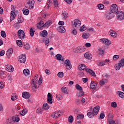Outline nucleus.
I'll list each match as a JSON object with an SVG mask.
<instances>
[{
  "instance_id": "nucleus-1",
  "label": "nucleus",
  "mask_w": 124,
  "mask_h": 124,
  "mask_svg": "<svg viewBox=\"0 0 124 124\" xmlns=\"http://www.w3.org/2000/svg\"><path fill=\"white\" fill-rule=\"evenodd\" d=\"M34 6V0H28L27 2L25 4V7L28 9H33Z\"/></svg>"
},
{
  "instance_id": "nucleus-2",
  "label": "nucleus",
  "mask_w": 124,
  "mask_h": 124,
  "mask_svg": "<svg viewBox=\"0 0 124 124\" xmlns=\"http://www.w3.org/2000/svg\"><path fill=\"white\" fill-rule=\"evenodd\" d=\"M108 124H120V122L118 121H114L113 120V115L112 113H109L108 114Z\"/></svg>"
},
{
  "instance_id": "nucleus-3",
  "label": "nucleus",
  "mask_w": 124,
  "mask_h": 124,
  "mask_svg": "<svg viewBox=\"0 0 124 124\" xmlns=\"http://www.w3.org/2000/svg\"><path fill=\"white\" fill-rule=\"evenodd\" d=\"M86 50V48L85 46H78V47L74 48L73 49L74 53H76V54H78L79 53H82V52H84Z\"/></svg>"
},
{
  "instance_id": "nucleus-4",
  "label": "nucleus",
  "mask_w": 124,
  "mask_h": 124,
  "mask_svg": "<svg viewBox=\"0 0 124 124\" xmlns=\"http://www.w3.org/2000/svg\"><path fill=\"white\" fill-rule=\"evenodd\" d=\"M64 64L66 69H68V70H70V69L72 68V65H71V62H70V61L68 59H67L65 61Z\"/></svg>"
},
{
  "instance_id": "nucleus-5",
  "label": "nucleus",
  "mask_w": 124,
  "mask_h": 124,
  "mask_svg": "<svg viewBox=\"0 0 124 124\" xmlns=\"http://www.w3.org/2000/svg\"><path fill=\"white\" fill-rule=\"evenodd\" d=\"M116 18L117 20H124V13L123 11H118L116 13Z\"/></svg>"
},
{
  "instance_id": "nucleus-6",
  "label": "nucleus",
  "mask_w": 124,
  "mask_h": 124,
  "mask_svg": "<svg viewBox=\"0 0 124 124\" xmlns=\"http://www.w3.org/2000/svg\"><path fill=\"white\" fill-rule=\"evenodd\" d=\"M110 12L111 13H118V6L117 4H112L110 7Z\"/></svg>"
},
{
  "instance_id": "nucleus-7",
  "label": "nucleus",
  "mask_w": 124,
  "mask_h": 124,
  "mask_svg": "<svg viewBox=\"0 0 124 124\" xmlns=\"http://www.w3.org/2000/svg\"><path fill=\"white\" fill-rule=\"evenodd\" d=\"M17 35L19 39H24L25 38V32L23 30H20L17 31Z\"/></svg>"
},
{
  "instance_id": "nucleus-8",
  "label": "nucleus",
  "mask_w": 124,
  "mask_h": 124,
  "mask_svg": "<svg viewBox=\"0 0 124 124\" xmlns=\"http://www.w3.org/2000/svg\"><path fill=\"white\" fill-rule=\"evenodd\" d=\"M114 16H115L114 14L111 12H107L105 15V17L106 20H110L112 19V18L114 17Z\"/></svg>"
},
{
  "instance_id": "nucleus-9",
  "label": "nucleus",
  "mask_w": 124,
  "mask_h": 124,
  "mask_svg": "<svg viewBox=\"0 0 124 124\" xmlns=\"http://www.w3.org/2000/svg\"><path fill=\"white\" fill-rule=\"evenodd\" d=\"M26 60H27V58L25 55L22 54L19 56L18 62H19L20 63H25V62H26Z\"/></svg>"
},
{
  "instance_id": "nucleus-10",
  "label": "nucleus",
  "mask_w": 124,
  "mask_h": 124,
  "mask_svg": "<svg viewBox=\"0 0 124 124\" xmlns=\"http://www.w3.org/2000/svg\"><path fill=\"white\" fill-rule=\"evenodd\" d=\"M100 42L105 44V45H110L111 44V41L108 39L102 38L100 39Z\"/></svg>"
},
{
  "instance_id": "nucleus-11",
  "label": "nucleus",
  "mask_w": 124,
  "mask_h": 124,
  "mask_svg": "<svg viewBox=\"0 0 124 124\" xmlns=\"http://www.w3.org/2000/svg\"><path fill=\"white\" fill-rule=\"evenodd\" d=\"M97 86V82L94 81H92L90 84V89L92 90H96V87Z\"/></svg>"
},
{
  "instance_id": "nucleus-12",
  "label": "nucleus",
  "mask_w": 124,
  "mask_h": 124,
  "mask_svg": "<svg viewBox=\"0 0 124 124\" xmlns=\"http://www.w3.org/2000/svg\"><path fill=\"white\" fill-rule=\"evenodd\" d=\"M74 25L77 29L79 28V27L81 26V21L78 19H75Z\"/></svg>"
},
{
  "instance_id": "nucleus-13",
  "label": "nucleus",
  "mask_w": 124,
  "mask_h": 124,
  "mask_svg": "<svg viewBox=\"0 0 124 124\" xmlns=\"http://www.w3.org/2000/svg\"><path fill=\"white\" fill-rule=\"evenodd\" d=\"M61 111H56L55 112H54L51 115V117L52 118H53L54 119H57L58 118H59V117H60V116H61Z\"/></svg>"
},
{
  "instance_id": "nucleus-14",
  "label": "nucleus",
  "mask_w": 124,
  "mask_h": 124,
  "mask_svg": "<svg viewBox=\"0 0 124 124\" xmlns=\"http://www.w3.org/2000/svg\"><path fill=\"white\" fill-rule=\"evenodd\" d=\"M100 109V108L99 107H95L93 109V114L94 116H96L97 114H98V112H99V110Z\"/></svg>"
},
{
  "instance_id": "nucleus-15",
  "label": "nucleus",
  "mask_w": 124,
  "mask_h": 124,
  "mask_svg": "<svg viewBox=\"0 0 124 124\" xmlns=\"http://www.w3.org/2000/svg\"><path fill=\"white\" fill-rule=\"evenodd\" d=\"M56 59H57V60H58V61H62L63 62L62 63L64 62V59H63L62 55L60 54H57L56 55Z\"/></svg>"
},
{
  "instance_id": "nucleus-16",
  "label": "nucleus",
  "mask_w": 124,
  "mask_h": 124,
  "mask_svg": "<svg viewBox=\"0 0 124 124\" xmlns=\"http://www.w3.org/2000/svg\"><path fill=\"white\" fill-rule=\"evenodd\" d=\"M44 22L43 21H40L38 24H37V28L38 29V30H42L43 28H44Z\"/></svg>"
},
{
  "instance_id": "nucleus-17",
  "label": "nucleus",
  "mask_w": 124,
  "mask_h": 124,
  "mask_svg": "<svg viewBox=\"0 0 124 124\" xmlns=\"http://www.w3.org/2000/svg\"><path fill=\"white\" fill-rule=\"evenodd\" d=\"M12 54H13V48H10L7 51V56L8 58H10L11 56H12Z\"/></svg>"
},
{
  "instance_id": "nucleus-18",
  "label": "nucleus",
  "mask_w": 124,
  "mask_h": 124,
  "mask_svg": "<svg viewBox=\"0 0 124 124\" xmlns=\"http://www.w3.org/2000/svg\"><path fill=\"white\" fill-rule=\"evenodd\" d=\"M22 95L23 98L28 99L30 98V97H31V94H30V93L28 92L22 93Z\"/></svg>"
},
{
  "instance_id": "nucleus-19",
  "label": "nucleus",
  "mask_w": 124,
  "mask_h": 124,
  "mask_svg": "<svg viewBox=\"0 0 124 124\" xmlns=\"http://www.w3.org/2000/svg\"><path fill=\"white\" fill-rule=\"evenodd\" d=\"M57 31L59 32H61V33H63V32H65V28L62 26H61L58 28Z\"/></svg>"
},
{
  "instance_id": "nucleus-20",
  "label": "nucleus",
  "mask_w": 124,
  "mask_h": 124,
  "mask_svg": "<svg viewBox=\"0 0 124 124\" xmlns=\"http://www.w3.org/2000/svg\"><path fill=\"white\" fill-rule=\"evenodd\" d=\"M61 90L62 93H65L66 94H68L69 93V91L67 87H62Z\"/></svg>"
},
{
  "instance_id": "nucleus-21",
  "label": "nucleus",
  "mask_w": 124,
  "mask_h": 124,
  "mask_svg": "<svg viewBox=\"0 0 124 124\" xmlns=\"http://www.w3.org/2000/svg\"><path fill=\"white\" fill-rule=\"evenodd\" d=\"M12 120L13 121V123H18L20 121V118H19V116L17 115V116H16V117L14 116H13L12 117Z\"/></svg>"
},
{
  "instance_id": "nucleus-22",
  "label": "nucleus",
  "mask_w": 124,
  "mask_h": 124,
  "mask_svg": "<svg viewBox=\"0 0 124 124\" xmlns=\"http://www.w3.org/2000/svg\"><path fill=\"white\" fill-rule=\"evenodd\" d=\"M7 71L9 72H13L14 71V68H13V66L11 65H8L6 67Z\"/></svg>"
},
{
  "instance_id": "nucleus-23",
  "label": "nucleus",
  "mask_w": 124,
  "mask_h": 124,
  "mask_svg": "<svg viewBox=\"0 0 124 124\" xmlns=\"http://www.w3.org/2000/svg\"><path fill=\"white\" fill-rule=\"evenodd\" d=\"M84 57L86 59H87V60H91L93 58V56L90 53L86 52L84 54Z\"/></svg>"
},
{
  "instance_id": "nucleus-24",
  "label": "nucleus",
  "mask_w": 124,
  "mask_h": 124,
  "mask_svg": "<svg viewBox=\"0 0 124 124\" xmlns=\"http://www.w3.org/2000/svg\"><path fill=\"white\" fill-rule=\"evenodd\" d=\"M86 72H88V73H90V75H91L92 76H93V77H95V73L91 69H86Z\"/></svg>"
},
{
  "instance_id": "nucleus-25",
  "label": "nucleus",
  "mask_w": 124,
  "mask_h": 124,
  "mask_svg": "<svg viewBox=\"0 0 124 124\" xmlns=\"http://www.w3.org/2000/svg\"><path fill=\"white\" fill-rule=\"evenodd\" d=\"M109 33L110 35L112 37H114V38L115 37H117V35H118V34H117V32L116 31H113V30H110L109 31Z\"/></svg>"
},
{
  "instance_id": "nucleus-26",
  "label": "nucleus",
  "mask_w": 124,
  "mask_h": 124,
  "mask_svg": "<svg viewBox=\"0 0 124 124\" xmlns=\"http://www.w3.org/2000/svg\"><path fill=\"white\" fill-rule=\"evenodd\" d=\"M31 85L35 88V89H38L39 87L38 84H37V81H34V79H32Z\"/></svg>"
},
{
  "instance_id": "nucleus-27",
  "label": "nucleus",
  "mask_w": 124,
  "mask_h": 124,
  "mask_svg": "<svg viewBox=\"0 0 124 124\" xmlns=\"http://www.w3.org/2000/svg\"><path fill=\"white\" fill-rule=\"evenodd\" d=\"M40 34L41 35V36H42V37H45L46 36H47L48 32L46 30H44L40 32Z\"/></svg>"
},
{
  "instance_id": "nucleus-28",
  "label": "nucleus",
  "mask_w": 124,
  "mask_h": 124,
  "mask_svg": "<svg viewBox=\"0 0 124 124\" xmlns=\"http://www.w3.org/2000/svg\"><path fill=\"white\" fill-rule=\"evenodd\" d=\"M52 24V21L51 20L48 21L46 22L45 24H44V28H49L50 26Z\"/></svg>"
},
{
  "instance_id": "nucleus-29",
  "label": "nucleus",
  "mask_w": 124,
  "mask_h": 124,
  "mask_svg": "<svg viewBox=\"0 0 124 124\" xmlns=\"http://www.w3.org/2000/svg\"><path fill=\"white\" fill-rule=\"evenodd\" d=\"M11 99L12 100L14 101V100H17L18 99V96H17V94L14 93L12 94Z\"/></svg>"
},
{
  "instance_id": "nucleus-30",
  "label": "nucleus",
  "mask_w": 124,
  "mask_h": 124,
  "mask_svg": "<svg viewBox=\"0 0 124 124\" xmlns=\"http://www.w3.org/2000/svg\"><path fill=\"white\" fill-rule=\"evenodd\" d=\"M23 74L25 76H30L31 73H30V70L28 69H25L23 70Z\"/></svg>"
},
{
  "instance_id": "nucleus-31",
  "label": "nucleus",
  "mask_w": 124,
  "mask_h": 124,
  "mask_svg": "<svg viewBox=\"0 0 124 124\" xmlns=\"http://www.w3.org/2000/svg\"><path fill=\"white\" fill-rule=\"evenodd\" d=\"M62 15L63 16V19H66L68 17V14L66 11H63L62 12Z\"/></svg>"
},
{
  "instance_id": "nucleus-32",
  "label": "nucleus",
  "mask_w": 124,
  "mask_h": 124,
  "mask_svg": "<svg viewBox=\"0 0 124 124\" xmlns=\"http://www.w3.org/2000/svg\"><path fill=\"white\" fill-rule=\"evenodd\" d=\"M27 113H28V109L26 108H24L23 110L19 112V114L21 115V116H25Z\"/></svg>"
},
{
  "instance_id": "nucleus-33",
  "label": "nucleus",
  "mask_w": 124,
  "mask_h": 124,
  "mask_svg": "<svg viewBox=\"0 0 124 124\" xmlns=\"http://www.w3.org/2000/svg\"><path fill=\"white\" fill-rule=\"evenodd\" d=\"M82 37L84 39H87L90 37V33L84 32L82 34Z\"/></svg>"
},
{
  "instance_id": "nucleus-34",
  "label": "nucleus",
  "mask_w": 124,
  "mask_h": 124,
  "mask_svg": "<svg viewBox=\"0 0 124 124\" xmlns=\"http://www.w3.org/2000/svg\"><path fill=\"white\" fill-rule=\"evenodd\" d=\"M43 109H44L45 110H48V109L50 108V106H49V105H48V104H47V103H45V104H44L43 105Z\"/></svg>"
},
{
  "instance_id": "nucleus-35",
  "label": "nucleus",
  "mask_w": 124,
  "mask_h": 124,
  "mask_svg": "<svg viewBox=\"0 0 124 124\" xmlns=\"http://www.w3.org/2000/svg\"><path fill=\"white\" fill-rule=\"evenodd\" d=\"M22 11L24 15H29V14H30V11L29 10V9L23 8Z\"/></svg>"
},
{
  "instance_id": "nucleus-36",
  "label": "nucleus",
  "mask_w": 124,
  "mask_h": 124,
  "mask_svg": "<svg viewBox=\"0 0 124 124\" xmlns=\"http://www.w3.org/2000/svg\"><path fill=\"white\" fill-rule=\"evenodd\" d=\"M30 34L31 37L34 35V31L33 30V28H30Z\"/></svg>"
},
{
  "instance_id": "nucleus-37",
  "label": "nucleus",
  "mask_w": 124,
  "mask_h": 124,
  "mask_svg": "<svg viewBox=\"0 0 124 124\" xmlns=\"http://www.w3.org/2000/svg\"><path fill=\"white\" fill-rule=\"evenodd\" d=\"M121 67H124V58L122 59L118 62Z\"/></svg>"
},
{
  "instance_id": "nucleus-38",
  "label": "nucleus",
  "mask_w": 124,
  "mask_h": 124,
  "mask_svg": "<svg viewBox=\"0 0 124 124\" xmlns=\"http://www.w3.org/2000/svg\"><path fill=\"white\" fill-rule=\"evenodd\" d=\"M17 20L19 24L23 23L24 22V18H23V16H19Z\"/></svg>"
},
{
  "instance_id": "nucleus-39",
  "label": "nucleus",
  "mask_w": 124,
  "mask_h": 124,
  "mask_svg": "<svg viewBox=\"0 0 124 124\" xmlns=\"http://www.w3.org/2000/svg\"><path fill=\"white\" fill-rule=\"evenodd\" d=\"M56 98L57 100H62L63 99V97H62V95L61 94H56Z\"/></svg>"
},
{
  "instance_id": "nucleus-40",
  "label": "nucleus",
  "mask_w": 124,
  "mask_h": 124,
  "mask_svg": "<svg viewBox=\"0 0 124 124\" xmlns=\"http://www.w3.org/2000/svg\"><path fill=\"white\" fill-rule=\"evenodd\" d=\"M117 94L121 98H124V93L123 92L118 91Z\"/></svg>"
},
{
  "instance_id": "nucleus-41",
  "label": "nucleus",
  "mask_w": 124,
  "mask_h": 124,
  "mask_svg": "<svg viewBox=\"0 0 124 124\" xmlns=\"http://www.w3.org/2000/svg\"><path fill=\"white\" fill-rule=\"evenodd\" d=\"M16 44L19 46V47H23V43L22 42V41L20 40H16Z\"/></svg>"
},
{
  "instance_id": "nucleus-42",
  "label": "nucleus",
  "mask_w": 124,
  "mask_h": 124,
  "mask_svg": "<svg viewBox=\"0 0 124 124\" xmlns=\"http://www.w3.org/2000/svg\"><path fill=\"white\" fill-rule=\"evenodd\" d=\"M78 67L79 70H84V69H86V65L84 64H81Z\"/></svg>"
},
{
  "instance_id": "nucleus-43",
  "label": "nucleus",
  "mask_w": 124,
  "mask_h": 124,
  "mask_svg": "<svg viewBox=\"0 0 124 124\" xmlns=\"http://www.w3.org/2000/svg\"><path fill=\"white\" fill-rule=\"evenodd\" d=\"M121 67H122L118 63L117 64H116L114 66V68L116 70H120V69H121Z\"/></svg>"
},
{
  "instance_id": "nucleus-44",
  "label": "nucleus",
  "mask_w": 124,
  "mask_h": 124,
  "mask_svg": "<svg viewBox=\"0 0 124 124\" xmlns=\"http://www.w3.org/2000/svg\"><path fill=\"white\" fill-rule=\"evenodd\" d=\"M57 76L60 77V78H62L63 76H64V73H63L62 72H60L58 73Z\"/></svg>"
},
{
  "instance_id": "nucleus-45",
  "label": "nucleus",
  "mask_w": 124,
  "mask_h": 124,
  "mask_svg": "<svg viewBox=\"0 0 124 124\" xmlns=\"http://www.w3.org/2000/svg\"><path fill=\"white\" fill-rule=\"evenodd\" d=\"M24 48L25 49V50H30V45L29 43H26L24 44Z\"/></svg>"
},
{
  "instance_id": "nucleus-46",
  "label": "nucleus",
  "mask_w": 124,
  "mask_h": 124,
  "mask_svg": "<svg viewBox=\"0 0 124 124\" xmlns=\"http://www.w3.org/2000/svg\"><path fill=\"white\" fill-rule=\"evenodd\" d=\"M97 7L100 10H102L104 8V5L102 4H99L97 5Z\"/></svg>"
},
{
  "instance_id": "nucleus-47",
  "label": "nucleus",
  "mask_w": 124,
  "mask_h": 124,
  "mask_svg": "<svg viewBox=\"0 0 124 124\" xmlns=\"http://www.w3.org/2000/svg\"><path fill=\"white\" fill-rule=\"evenodd\" d=\"M43 112V108H39L36 110V113H37V114H39V113L40 114Z\"/></svg>"
},
{
  "instance_id": "nucleus-48",
  "label": "nucleus",
  "mask_w": 124,
  "mask_h": 124,
  "mask_svg": "<svg viewBox=\"0 0 124 124\" xmlns=\"http://www.w3.org/2000/svg\"><path fill=\"white\" fill-rule=\"evenodd\" d=\"M82 119H84V115L79 114L77 117V119L78 120H82Z\"/></svg>"
},
{
  "instance_id": "nucleus-49",
  "label": "nucleus",
  "mask_w": 124,
  "mask_h": 124,
  "mask_svg": "<svg viewBox=\"0 0 124 124\" xmlns=\"http://www.w3.org/2000/svg\"><path fill=\"white\" fill-rule=\"evenodd\" d=\"M74 120V119L73 118V116L70 115L68 118L69 123H73Z\"/></svg>"
},
{
  "instance_id": "nucleus-50",
  "label": "nucleus",
  "mask_w": 124,
  "mask_h": 124,
  "mask_svg": "<svg viewBox=\"0 0 124 124\" xmlns=\"http://www.w3.org/2000/svg\"><path fill=\"white\" fill-rule=\"evenodd\" d=\"M106 82V79H101L100 81L99 84L100 85V86H103V85H104Z\"/></svg>"
},
{
  "instance_id": "nucleus-51",
  "label": "nucleus",
  "mask_w": 124,
  "mask_h": 124,
  "mask_svg": "<svg viewBox=\"0 0 124 124\" xmlns=\"http://www.w3.org/2000/svg\"><path fill=\"white\" fill-rule=\"evenodd\" d=\"M84 94H85V93H84V92L80 91L78 93V97H82V96H83Z\"/></svg>"
},
{
  "instance_id": "nucleus-52",
  "label": "nucleus",
  "mask_w": 124,
  "mask_h": 124,
  "mask_svg": "<svg viewBox=\"0 0 124 124\" xmlns=\"http://www.w3.org/2000/svg\"><path fill=\"white\" fill-rule=\"evenodd\" d=\"M76 89L78 91H82V87H81L79 84H76Z\"/></svg>"
},
{
  "instance_id": "nucleus-53",
  "label": "nucleus",
  "mask_w": 124,
  "mask_h": 124,
  "mask_svg": "<svg viewBox=\"0 0 124 124\" xmlns=\"http://www.w3.org/2000/svg\"><path fill=\"white\" fill-rule=\"evenodd\" d=\"M47 101L49 104H52L53 103V98H47Z\"/></svg>"
},
{
  "instance_id": "nucleus-54",
  "label": "nucleus",
  "mask_w": 124,
  "mask_h": 124,
  "mask_svg": "<svg viewBox=\"0 0 124 124\" xmlns=\"http://www.w3.org/2000/svg\"><path fill=\"white\" fill-rule=\"evenodd\" d=\"M0 77L1 79L4 78V72H3V71H0Z\"/></svg>"
},
{
  "instance_id": "nucleus-55",
  "label": "nucleus",
  "mask_w": 124,
  "mask_h": 124,
  "mask_svg": "<svg viewBox=\"0 0 124 124\" xmlns=\"http://www.w3.org/2000/svg\"><path fill=\"white\" fill-rule=\"evenodd\" d=\"M87 116L89 118H93V116L94 115H93V113L89 112L87 113Z\"/></svg>"
},
{
  "instance_id": "nucleus-56",
  "label": "nucleus",
  "mask_w": 124,
  "mask_h": 124,
  "mask_svg": "<svg viewBox=\"0 0 124 124\" xmlns=\"http://www.w3.org/2000/svg\"><path fill=\"white\" fill-rule=\"evenodd\" d=\"M111 106L113 108H117V103L115 102H112L111 104Z\"/></svg>"
},
{
  "instance_id": "nucleus-57",
  "label": "nucleus",
  "mask_w": 124,
  "mask_h": 124,
  "mask_svg": "<svg viewBox=\"0 0 124 124\" xmlns=\"http://www.w3.org/2000/svg\"><path fill=\"white\" fill-rule=\"evenodd\" d=\"M1 36L2 37H3V38L6 37V34L5 33V31H1Z\"/></svg>"
},
{
  "instance_id": "nucleus-58",
  "label": "nucleus",
  "mask_w": 124,
  "mask_h": 124,
  "mask_svg": "<svg viewBox=\"0 0 124 124\" xmlns=\"http://www.w3.org/2000/svg\"><path fill=\"white\" fill-rule=\"evenodd\" d=\"M80 31H85L87 30V28L85 26H83L80 28Z\"/></svg>"
},
{
  "instance_id": "nucleus-59",
  "label": "nucleus",
  "mask_w": 124,
  "mask_h": 124,
  "mask_svg": "<svg viewBox=\"0 0 124 124\" xmlns=\"http://www.w3.org/2000/svg\"><path fill=\"white\" fill-rule=\"evenodd\" d=\"M11 16L12 18H15L16 17V15L15 14V12L13 11L11 12Z\"/></svg>"
},
{
  "instance_id": "nucleus-60",
  "label": "nucleus",
  "mask_w": 124,
  "mask_h": 124,
  "mask_svg": "<svg viewBox=\"0 0 124 124\" xmlns=\"http://www.w3.org/2000/svg\"><path fill=\"white\" fill-rule=\"evenodd\" d=\"M19 23L18 22H16L13 26H14V28H15V29H18V28H19Z\"/></svg>"
},
{
  "instance_id": "nucleus-61",
  "label": "nucleus",
  "mask_w": 124,
  "mask_h": 124,
  "mask_svg": "<svg viewBox=\"0 0 124 124\" xmlns=\"http://www.w3.org/2000/svg\"><path fill=\"white\" fill-rule=\"evenodd\" d=\"M104 50H103L102 48H99V53L100 55H103V54H104Z\"/></svg>"
},
{
  "instance_id": "nucleus-62",
  "label": "nucleus",
  "mask_w": 124,
  "mask_h": 124,
  "mask_svg": "<svg viewBox=\"0 0 124 124\" xmlns=\"http://www.w3.org/2000/svg\"><path fill=\"white\" fill-rule=\"evenodd\" d=\"M75 103L77 105H80V104H81V101H80V99H77L75 101Z\"/></svg>"
},
{
  "instance_id": "nucleus-63",
  "label": "nucleus",
  "mask_w": 124,
  "mask_h": 124,
  "mask_svg": "<svg viewBox=\"0 0 124 124\" xmlns=\"http://www.w3.org/2000/svg\"><path fill=\"white\" fill-rule=\"evenodd\" d=\"M98 65H99V66H103L105 65V62H99Z\"/></svg>"
},
{
  "instance_id": "nucleus-64",
  "label": "nucleus",
  "mask_w": 124,
  "mask_h": 124,
  "mask_svg": "<svg viewBox=\"0 0 124 124\" xmlns=\"http://www.w3.org/2000/svg\"><path fill=\"white\" fill-rule=\"evenodd\" d=\"M119 58H120V56L118 55H114L113 56V60L114 61H117V60H118Z\"/></svg>"
}]
</instances>
